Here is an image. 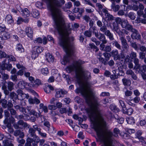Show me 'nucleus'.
<instances>
[{
	"label": "nucleus",
	"mask_w": 146,
	"mask_h": 146,
	"mask_svg": "<svg viewBox=\"0 0 146 146\" xmlns=\"http://www.w3.org/2000/svg\"><path fill=\"white\" fill-rule=\"evenodd\" d=\"M79 84V88L76 90V92L81 93L87 103L91 105L90 117L92 128L99 139L103 141L105 146H112L113 133L109 130L105 131L106 123L100 113L99 108L100 104L98 101V98L95 93L90 88L88 82L81 81Z\"/></svg>",
	"instance_id": "obj_1"
},
{
	"label": "nucleus",
	"mask_w": 146,
	"mask_h": 146,
	"mask_svg": "<svg viewBox=\"0 0 146 146\" xmlns=\"http://www.w3.org/2000/svg\"><path fill=\"white\" fill-rule=\"evenodd\" d=\"M84 63V62L81 60L75 61L67 67L66 70L68 73L75 71L76 77L79 80L83 78L86 80H88L91 78V74L89 72L85 70L82 66Z\"/></svg>",
	"instance_id": "obj_2"
},
{
	"label": "nucleus",
	"mask_w": 146,
	"mask_h": 146,
	"mask_svg": "<svg viewBox=\"0 0 146 146\" xmlns=\"http://www.w3.org/2000/svg\"><path fill=\"white\" fill-rule=\"evenodd\" d=\"M33 138H31L28 137L27 139V142L25 144V146H31V143H33V146H37V144L35 143H33V141L35 143H37L39 142L40 139L36 135L33 137Z\"/></svg>",
	"instance_id": "obj_3"
},
{
	"label": "nucleus",
	"mask_w": 146,
	"mask_h": 146,
	"mask_svg": "<svg viewBox=\"0 0 146 146\" xmlns=\"http://www.w3.org/2000/svg\"><path fill=\"white\" fill-rule=\"evenodd\" d=\"M20 110L23 112L27 113L30 115H32L36 117H38L39 116V114L35 110L33 109L31 110H30L29 109H26L24 108H20Z\"/></svg>",
	"instance_id": "obj_4"
},
{
	"label": "nucleus",
	"mask_w": 146,
	"mask_h": 146,
	"mask_svg": "<svg viewBox=\"0 0 146 146\" xmlns=\"http://www.w3.org/2000/svg\"><path fill=\"white\" fill-rule=\"evenodd\" d=\"M121 0H110V1L112 2V4L111 5V8L113 11L115 12L117 11L120 8L119 5H115V2L117 3H119L120 2Z\"/></svg>",
	"instance_id": "obj_5"
},
{
	"label": "nucleus",
	"mask_w": 146,
	"mask_h": 146,
	"mask_svg": "<svg viewBox=\"0 0 146 146\" xmlns=\"http://www.w3.org/2000/svg\"><path fill=\"white\" fill-rule=\"evenodd\" d=\"M112 27H111L112 30L117 33L119 36L122 35L123 34L122 32L121 31L119 28L118 24L115 22H113L112 24Z\"/></svg>",
	"instance_id": "obj_6"
},
{
	"label": "nucleus",
	"mask_w": 146,
	"mask_h": 146,
	"mask_svg": "<svg viewBox=\"0 0 146 146\" xmlns=\"http://www.w3.org/2000/svg\"><path fill=\"white\" fill-rule=\"evenodd\" d=\"M102 12L105 14V18L108 21H112L114 19V17L112 15L108 13V11L106 9H102Z\"/></svg>",
	"instance_id": "obj_7"
},
{
	"label": "nucleus",
	"mask_w": 146,
	"mask_h": 146,
	"mask_svg": "<svg viewBox=\"0 0 146 146\" xmlns=\"http://www.w3.org/2000/svg\"><path fill=\"white\" fill-rule=\"evenodd\" d=\"M16 92L17 93L18 95L21 97L20 99V100H23L25 98L28 99L29 98V96L28 94L24 93H23V91L20 89L17 90L16 91Z\"/></svg>",
	"instance_id": "obj_8"
},
{
	"label": "nucleus",
	"mask_w": 146,
	"mask_h": 146,
	"mask_svg": "<svg viewBox=\"0 0 146 146\" xmlns=\"http://www.w3.org/2000/svg\"><path fill=\"white\" fill-rule=\"evenodd\" d=\"M25 32L28 37L32 39L33 34V29L31 27H27L25 29Z\"/></svg>",
	"instance_id": "obj_9"
},
{
	"label": "nucleus",
	"mask_w": 146,
	"mask_h": 146,
	"mask_svg": "<svg viewBox=\"0 0 146 146\" xmlns=\"http://www.w3.org/2000/svg\"><path fill=\"white\" fill-rule=\"evenodd\" d=\"M5 21L7 24L9 25H11L14 23V21L12 16L9 14L6 15L5 18Z\"/></svg>",
	"instance_id": "obj_10"
},
{
	"label": "nucleus",
	"mask_w": 146,
	"mask_h": 146,
	"mask_svg": "<svg viewBox=\"0 0 146 146\" xmlns=\"http://www.w3.org/2000/svg\"><path fill=\"white\" fill-rule=\"evenodd\" d=\"M67 93V92L65 90H61L56 92L55 96L58 98L63 97H64V95L66 94Z\"/></svg>",
	"instance_id": "obj_11"
},
{
	"label": "nucleus",
	"mask_w": 146,
	"mask_h": 146,
	"mask_svg": "<svg viewBox=\"0 0 146 146\" xmlns=\"http://www.w3.org/2000/svg\"><path fill=\"white\" fill-rule=\"evenodd\" d=\"M111 54L112 56L113 57L114 60H117L120 58V56L117 50H113L111 52Z\"/></svg>",
	"instance_id": "obj_12"
},
{
	"label": "nucleus",
	"mask_w": 146,
	"mask_h": 146,
	"mask_svg": "<svg viewBox=\"0 0 146 146\" xmlns=\"http://www.w3.org/2000/svg\"><path fill=\"white\" fill-rule=\"evenodd\" d=\"M0 36L3 39L6 40L10 38V34L6 31L1 32L0 33Z\"/></svg>",
	"instance_id": "obj_13"
},
{
	"label": "nucleus",
	"mask_w": 146,
	"mask_h": 146,
	"mask_svg": "<svg viewBox=\"0 0 146 146\" xmlns=\"http://www.w3.org/2000/svg\"><path fill=\"white\" fill-rule=\"evenodd\" d=\"M132 32L131 37L133 39H139L140 38L141 36L136 30L135 29V31Z\"/></svg>",
	"instance_id": "obj_14"
},
{
	"label": "nucleus",
	"mask_w": 146,
	"mask_h": 146,
	"mask_svg": "<svg viewBox=\"0 0 146 146\" xmlns=\"http://www.w3.org/2000/svg\"><path fill=\"white\" fill-rule=\"evenodd\" d=\"M54 58V57L49 53H47L46 56V60L50 63L53 62Z\"/></svg>",
	"instance_id": "obj_15"
},
{
	"label": "nucleus",
	"mask_w": 146,
	"mask_h": 146,
	"mask_svg": "<svg viewBox=\"0 0 146 146\" xmlns=\"http://www.w3.org/2000/svg\"><path fill=\"white\" fill-rule=\"evenodd\" d=\"M14 135L15 136H19L21 138H22L24 136V133L19 130L15 131L14 132Z\"/></svg>",
	"instance_id": "obj_16"
},
{
	"label": "nucleus",
	"mask_w": 146,
	"mask_h": 146,
	"mask_svg": "<svg viewBox=\"0 0 146 146\" xmlns=\"http://www.w3.org/2000/svg\"><path fill=\"white\" fill-rule=\"evenodd\" d=\"M22 15L25 18L29 17L30 15V13L27 8H25L21 11Z\"/></svg>",
	"instance_id": "obj_17"
},
{
	"label": "nucleus",
	"mask_w": 146,
	"mask_h": 146,
	"mask_svg": "<svg viewBox=\"0 0 146 146\" xmlns=\"http://www.w3.org/2000/svg\"><path fill=\"white\" fill-rule=\"evenodd\" d=\"M133 112L132 108H129L127 109H123V113L128 115H131Z\"/></svg>",
	"instance_id": "obj_18"
},
{
	"label": "nucleus",
	"mask_w": 146,
	"mask_h": 146,
	"mask_svg": "<svg viewBox=\"0 0 146 146\" xmlns=\"http://www.w3.org/2000/svg\"><path fill=\"white\" fill-rule=\"evenodd\" d=\"M104 34L108 37L110 40H112L114 39L113 34L109 30H108L105 32Z\"/></svg>",
	"instance_id": "obj_19"
},
{
	"label": "nucleus",
	"mask_w": 146,
	"mask_h": 146,
	"mask_svg": "<svg viewBox=\"0 0 146 146\" xmlns=\"http://www.w3.org/2000/svg\"><path fill=\"white\" fill-rule=\"evenodd\" d=\"M33 49V51L36 52L38 54L42 52L43 50V48L42 47L37 46L34 47Z\"/></svg>",
	"instance_id": "obj_20"
},
{
	"label": "nucleus",
	"mask_w": 146,
	"mask_h": 146,
	"mask_svg": "<svg viewBox=\"0 0 146 146\" xmlns=\"http://www.w3.org/2000/svg\"><path fill=\"white\" fill-rule=\"evenodd\" d=\"M126 121L127 123L130 125H133L135 123V120L133 117H127Z\"/></svg>",
	"instance_id": "obj_21"
},
{
	"label": "nucleus",
	"mask_w": 146,
	"mask_h": 146,
	"mask_svg": "<svg viewBox=\"0 0 146 146\" xmlns=\"http://www.w3.org/2000/svg\"><path fill=\"white\" fill-rule=\"evenodd\" d=\"M7 87L9 90L11 91L14 89V84L12 82L8 81L7 83Z\"/></svg>",
	"instance_id": "obj_22"
},
{
	"label": "nucleus",
	"mask_w": 146,
	"mask_h": 146,
	"mask_svg": "<svg viewBox=\"0 0 146 146\" xmlns=\"http://www.w3.org/2000/svg\"><path fill=\"white\" fill-rule=\"evenodd\" d=\"M142 134V132L140 131H138L136 133V137L138 138L140 141L141 142V141H142L143 142L144 141H145L144 140V138L142 137H141V135Z\"/></svg>",
	"instance_id": "obj_23"
},
{
	"label": "nucleus",
	"mask_w": 146,
	"mask_h": 146,
	"mask_svg": "<svg viewBox=\"0 0 146 146\" xmlns=\"http://www.w3.org/2000/svg\"><path fill=\"white\" fill-rule=\"evenodd\" d=\"M27 84L24 81H21L19 82L18 86L20 88L23 89L26 86Z\"/></svg>",
	"instance_id": "obj_24"
},
{
	"label": "nucleus",
	"mask_w": 146,
	"mask_h": 146,
	"mask_svg": "<svg viewBox=\"0 0 146 146\" xmlns=\"http://www.w3.org/2000/svg\"><path fill=\"white\" fill-rule=\"evenodd\" d=\"M33 17L35 18H38L40 15V13L39 11L35 9L33 10L31 13Z\"/></svg>",
	"instance_id": "obj_25"
},
{
	"label": "nucleus",
	"mask_w": 146,
	"mask_h": 146,
	"mask_svg": "<svg viewBox=\"0 0 146 146\" xmlns=\"http://www.w3.org/2000/svg\"><path fill=\"white\" fill-rule=\"evenodd\" d=\"M123 85L125 86H129L131 84V81L130 80L125 78H124L122 80Z\"/></svg>",
	"instance_id": "obj_26"
},
{
	"label": "nucleus",
	"mask_w": 146,
	"mask_h": 146,
	"mask_svg": "<svg viewBox=\"0 0 146 146\" xmlns=\"http://www.w3.org/2000/svg\"><path fill=\"white\" fill-rule=\"evenodd\" d=\"M40 84H41L40 81L38 79L36 80L32 84H31L33 87H37Z\"/></svg>",
	"instance_id": "obj_27"
},
{
	"label": "nucleus",
	"mask_w": 146,
	"mask_h": 146,
	"mask_svg": "<svg viewBox=\"0 0 146 146\" xmlns=\"http://www.w3.org/2000/svg\"><path fill=\"white\" fill-rule=\"evenodd\" d=\"M29 134L30 135L31 137H33L34 136L36 135L35 134V130L33 128L31 127L29 129ZM29 135V134L28 135Z\"/></svg>",
	"instance_id": "obj_28"
},
{
	"label": "nucleus",
	"mask_w": 146,
	"mask_h": 146,
	"mask_svg": "<svg viewBox=\"0 0 146 146\" xmlns=\"http://www.w3.org/2000/svg\"><path fill=\"white\" fill-rule=\"evenodd\" d=\"M18 94H17L15 92H13L10 93L9 94L10 96L11 99H18Z\"/></svg>",
	"instance_id": "obj_29"
},
{
	"label": "nucleus",
	"mask_w": 146,
	"mask_h": 146,
	"mask_svg": "<svg viewBox=\"0 0 146 146\" xmlns=\"http://www.w3.org/2000/svg\"><path fill=\"white\" fill-rule=\"evenodd\" d=\"M17 49L20 53H22L24 52V49L21 44H18L17 45Z\"/></svg>",
	"instance_id": "obj_30"
},
{
	"label": "nucleus",
	"mask_w": 146,
	"mask_h": 146,
	"mask_svg": "<svg viewBox=\"0 0 146 146\" xmlns=\"http://www.w3.org/2000/svg\"><path fill=\"white\" fill-rule=\"evenodd\" d=\"M129 23L128 22L126 19L123 20L121 23V27L123 28H125L127 25Z\"/></svg>",
	"instance_id": "obj_31"
},
{
	"label": "nucleus",
	"mask_w": 146,
	"mask_h": 146,
	"mask_svg": "<svg viewBox=\"0 0 146 146\" xmlns=\"http://www.w3.org/2000/svg\"><path fill=\"white\" fill-rule=\"evenodd\" d=\"M104 34L98 32H95V36L97 38L100 40L104 36Z\"/></svg>",
	"instance_id": "obj_32"
},
{
	"label": "nucleus",
	"mask_w": 146,
	"mask_h": 146,
	"mask_svg": "<svg viewBox=\"0 0 146 146\" xmlns=\"http://www.w3.org/2000/svg\"><path fill=\"white\" fill-rule=\"evenodd\" d=\"M125 28L126 30H127L128 31H130L131 32H133L135 31V29L133 28V26L129 25V23L127 25V26H126V27Z\"/></svg>",
	"instance_id": "obj_33"
},
{
	"label": "nucleus",
	"mask_w": 146,
	"mask_h": 146,
	"mask_svg": "<svg viewBox=\"0 0 146 146\" xmlns=\"http://www.w3.org/2000/svg\"><path fill=\"white\" fill-rule=\"evenodd\" d=\"M1 100V103L2 107L5 108H6L7 107V101L4 99H2Z\"/></svg>",
	"instance_id": "obj_34"
},
{
	"label": "nucleus",
	"mask_w": 146,
	"mask_h": 146,
	"mask_svg": "<svg viewBox=\"0 0 146 146\" xmlns=\"http://www.w3.org/2000/svg\"><path fill=\"white\" fill-rule=\"evenodd\" d=\"M4 146H14L11 143L9 142L8 140H5L3 141Z\"/></svg>",
	"instance_id": "obj_35"
},
{
	"label": "nucleus",
	"mask_w": 146,
	"mask_h": 146,
	"mask_svg": "<svg viewBox=\"0 0 146 146\" xmlns=\"http://www.w3.org/2000/svg\"><path fill=\"white\" fill-rule=\"evenodd\" d=\"M18 124L19 126L22 125L24 127H26L27 126V124L26 123H24L23 120H19L18 122Z\"/></svg>",
	"instance_id": "obj_36"
},
{
	"label": "nucleus",
	"mask_w": 146,
	"mask_h": 146,
	"mask_svg": "<svg viewBox=\"0 0 146 146\" xmlns=\"http://www.w3.org/2000/svg\"><path fill=\"white\" fill-rule=\"evenodd\" d=\"M122 34H122V35L119 36H121L120 38V39L121 41L122 45L127 43V41L125 38L124 36H122Z\"/></svg>",
	"instance_id": "obj_37"
},
{
	"label": "nucleus",
	"mask_w": 146,
	"mask_h": 146,
	"mask_svg": "<svg viewBox=\"0 0 146 146\" xmlns=\"http://www.w3.org/2000/svg\"><path fill=\"white\" fill-rule=\"evenodd\" d=\"M41 72L43 74H47L48 73V70L47 68H42L41 69Z\"/></svg>",
	"instance_id": "obj_38"
},
{
	"label": "nucleus",
	"mask_w": 146,
	"mask_h": 146,
	"mask_svg": "<svg viewBox=\"0 0 146 146\" xmlns=\"http://www.w3.org/2000/svg\"><path fill=\"white\" fill-rule=\"evenodd\" d=\"M113 44L118 49H121V46L118 43L117 41L116 40L113 41Z\"/></svg>",
	"instance_id": "obj_39"
},
{
	"label": "nucleus",
	"mask_w": 146,
	"mask_h": 146,
	"mask_svg": "<svg viewBox=\"0 0 146 146\" xmlns=\"http://www.w3.org/2000/svg\"><path fill=\"white\" fill-rule=\"evenodd\" d=\"M32 54H31V57L33 59H35L38 55V54L36 52H34L33 51V50L32 52Z\"/></svg>",
	"instance_id": "obj_40"
},
{
	"label": "nucleus",
	"mask_w": 146,
	"mask_h": 146,
	"mask_svg": "<svg viewBox=\"0 0 146 146\" xmlns=\"http://www.w3.org/2000/svg\"><path fill=\"white\" fill-rule=\"evenodd\" d=\"M131 46L136 50L138 49V46L135 42H131Z\"/></svg>",
	"instance_id": "obj_41"
},
{
	"label": "nucleus",
	"mask_w": 146,
	"mask_h": 146,
	"mask_svg": "<svg viewBox=\"0 0 146 146\" xmlns=\"http://www.w3.org/2000/svg\"><path fill=\"white\" fill-rule=\"evenodd\" d=\"M84 35L86 36L90 37L92 35V31L90 30L84 32Z\"/></svg>",
	"instance_id": "obj_42"
},
{
	"label": "nucleus",
	"mask_w": 146,
	"mask_h": 146,
	"mask_svg": "<svg viewBox=\"0 0 146 146\" xmlns=\"http://www.w3.org/2000/svg\"><path fill=\"white\" fill-rule=\"evenodd\" d=\"M130 57L132 59H134L137 58V55L136 52H132L130 54Z\"/></svg>",
	"instance_id": "obj_43"
},
{
	"label": "nucleus",
	"mask_w": 146,
	"mask_h": 146,
	"mask_svg": "<svg viewBox=\"0 0 146 146\" xmlns=\"http://www.w3.org/2000/svg\"><path fill=\"white\" fill-rule=\"evenodd\" d=\"M128 17L131 20H134L135 18L134 14L132 12H130L129 14Z\"/></svg>",
	"instance_id": "obj_44"
},
{
	"label": "nucleus",
	"mask_w": 146,
	"mask_h": 146,
	"mask_svg": "<svg viewBox=\"0 0 146 146\" xmlns=\"http://www.w3.org/2000/svg\"><path fill=\"white\" fill-rule=\"evenodd\" d=\"M111 50V46L109 45H107L105 47L104 51L106 52H109Z\"/></svg>",
	"instance_id": "obj_45"
},
{
	"label": "nucleus",
	"mask_w": 146,
	"mask_h": 146,
	"mask_svg": "<svg viewBox=\"0 0 146 146\" xmlns=\"http://www.w3.org/2000/svg\"><path fill=\"white\" fill-rule=\"evenodd\" d=\"M33 129L35 131L36 130L38 132V133L40 131L41 129L40 127L37 125H35L33 126Z\"/></svg>",
	"instance_id": "obj_46"
},
{
	"label": "nucleus",
	"mask_w": 146,
	"mask_h": 146,
	"mask_svg": "<svg viewBox=\"0 0 146 146\" xmlns=\"http://www.w3.org/2000/svg\"><path fill=\"white\" fill-rule=\"evenodd\" d=\"M48 109L50 110H55L56 109V107L55 105H49L48 106Z\"/></svg>",
	"instance_id": "obj_47"
},
{
	"label": "nucleus",
	"mask_w": 146,
	"mask_h": 146,
	"mask_svg": "<svg viewBox=\"0 0 146 146\" xmlns=\"http://www.w3.org/2000/svg\"><path fill=\"white\" fill-rule=\"evenodd\" d=\"M139 71L144 72L146 71V65H143L141 66Z\"/></svg>",
	"instance_id": "obj_48"
},
{
	"label": "nucleus",
	"mask_w": 146,
	"mask_h": 146,
	"mask_svg": "<svg viewBox=\"0 0 146 146\" xmlns=\"http://www.w3.org/2000/svg\"><path fill=\"white\" fill-rule=\"evenodd\" d=\"M5 65L6 66V69L8 71H10L12 67L11 64H6Z\"/></svg>",
	"instance_id": "obj_49"
},
{
	"label": "nucleus",
	"mask_w": 146,
	"mask_h": 146,
	"mask_svg": "<svg viewBox=\"0 0 146 146\" xmlns=\"http://www.w3.org/2000/svg\"><path fill=\"white\" fill-rule=\"evenodd\" d=\"M113 132L114 133V136L115 137L118 136V134L119 133V129L117 128H115L113 130Z\"/></svg>",
	"instance_id": "obj_50"
},
{
	"label": "nucleus",
	"mask_w": 146,
	"mask_h": 146,
	"mask_svg": "<svg viewBox=\"0 0 146 146\" xmlns=\"http://www.w3.org/2000/svg\"><path fill=\"white\" fill-rule=\"evenodd\" d=\"M11 79L13 81L17 82L18 79L16 75H12L11 76Z\"/></svg>",
	"instance_id": "obj_51"
},
{
	"label": "nucleus",
	"mask_w": 146,
	"mask_h": 146,
	"mask_svg": "<svg viewBox=\"0 0 146 146\" xmlns=\"http://www.w3.org/2000/svg\"><path fill=\"white\" fill-rule=\"evenodd\" d=\"M145 54L143 52H140L139 53V57L140 59H143L145 57Z\"/></svg>",
	"instance_id": "obj_52"
},
{
	"label": "nucleus",
	"mask_w": 146,
	"mask_h": 146,
	"mask_svg": "<svg viewBox=\"0 0 146 146\" xmlns=\"http://www.w3.org/2000/svg\"><path fill=\"white\" fill-rule=\"evenodd\" d=\"M23 22V19L21 17H19L17 21V24L19 25L21 24Z\"/></svg>",
	"instance_id": "obj_53"
},
{
	"label": "nucleus",
	"mask_w": 146,
	"mask_h": 146,
	"mask_svg": "<svg viewBox=\"0 0 146 146\" xmlns=\"http://www.w3.org/2000/svg\"><path fill=\"white\" fill-rule=\"evenodd\" d=\"M7 55L5 52L2 51H0V58L6 57Z\"/></svg>",
	"instance_id": "obj_54"
},
{
	"label": "nucleus",
	"mask_w": 146,
	"mask_h": 146,
	"mask_svg": "<svg viewBox=\"0 0 146 146\" xmlns=\"http://www.w3.org/2000/svg\"><path fill=\"white\" fill-rule=\"evenodd\" d=\"M123 20H122L121 18L117 17L115 19V22L117 23L118 24H121Z\"/></svg>",
	"instance_id": "obj_55"
},
{
	"label": "nucleus",
	"mask_w": 146,
	"mask_h": 146,
	"mask_svg": "<svg viewBox=\"0 0 146 146\" xmlns=\"http://www.w3.org/2000/svg\"><path fill=\"white\" fill-rule=\"evenodd\" d=\"M135 64V65L133 68V69L136 70H137L138 69H139V70L141 66L140 64Z\"/></svg>",
	"instance_id": "obj_56"
},
{
	"label": "nucleus",
	"mask_w": 146,
	"mask_h": 146,
	"mask_svg": "<svg viewBox=\"0 0 146 146\" xmlns=\"http://www.w3.org/2000/svg\"><path fill=\"white\" fill-rule=\"evenodd\" d=\"M124 50H128L129 46L127 43L122 45Z\"/></svg>",
	"instance_id": "obj_57"
},
{
	"label": "nucleus",
	"mask_w": 146,
	"mask_h": 146,
	"mask_svg": "<svg viewBox=\"0 0 146 146\" xmlns=\"http://www.w3.org/2000/svg\"><path fill=\"white\" fill-rule=\"evenodd\" d=\"M100 30L102 32H104V33L105 32L108 31V30H107V27L105 26H103L102 27H101L100 29Z\"/></svg>",
	"instance_id": "obj_58"
},
{
	"label": "nucleus",
	"mask_w": 146,
	"mask_h": 146,
	"mask_svg": "<svg viewBox=\"0 0 146 146\" xmlns=\"http://www.w3.org/2000/svg\"><path fill=\"white\" fill-rule=\"evenodd\" d=\"M100 40L102 42V43L104 44H106L107 42V40L106 39L105 36L102 38Z\"/></svg>",
	"instance_id": "obj_59"
},
{
	"label": "nucleus",
	"mask_w": 146,
	"mask_h": 146,
	"mask_svg": "<svg viewBox=\"0 0 146 146\" xmlns=\"http://www.w3.org/2000/svg\"><path fill=\"white\" fill-rule=\"evenodd\" d=\"M84 10L83 8H78V13L79 15H80V16H82V14L84 12Z\"/></svg>",
	"instance_id": "obj_60"
},
{
	"label": "nucleus",
	"mask_w": 146,
	"mask_h": 146,
	"mask_svg": "<svg viewBox=\"0 0 146 146\" xmlns=\"http://www.w3.org/2000/svg\"><path fill=\"white\" fill-rule=\"evenodd\" d=\"M3 78L4 80H7L9 78V76L7 74L5 73H1Z\"/></svg>",
	"instance_id": "obj_61"
},
{
	"label": "nucleus",
	"mask_w": 146,
	"mask_h": 146,
	"mask_svg": "<svg viewBox=\"0 0 146 146\" xmlns=\"http://www.w3.org/2000/svg\"><path fill=\"white\" fill-rule=\"evenodd\" d=\"M9 110L10 111L11 114L12 115H15L16 113V111L13 109H9Z\"/></svg>",
	"instance_id": "obj_62"
},
{
	"label": "nucleus",
	"mask_w": 146,
	"mask_h": 146,
	"mask_svg": "<svg viewBox=\"0 0 146 146\" xmlns=\"http://www.w3.org/2000/svg\"><path fill=\"white\" fill-rule=\"evenodd\" d=\"M65 6L67 8L70 9L72 6V3L70 2H68L65 4Z\"/></svg>",
	"instance_id": "obj_63"
},
{
	"label": "nucleus",
	"mask_w": 146,
	"mask_h": 146,
	"mask_svg": "<svg viewBox=\"0 0 146 146\" xmlns=\"http://www.w3.org/2000/svg\"><path fill=\"white\" fill-rule=\"evenodd\" d=\"M132 93V92L129 90H127L125 92V95L127 96H131V95Z\"/></svg>",
	"instance_id": "obj_64"
}]
</instances>
